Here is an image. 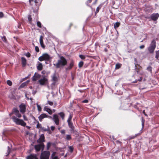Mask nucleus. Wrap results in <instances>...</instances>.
<instances>
[{
  "label": "nucleus",
  "mask_w": 159,
  "mask_h": 159,
  "mask_svg": "<svg viewBox=\"0 0 159 159\" xmlns=\"http://www.w3.org/2000/svg\"><path fill=\"white\" fill-rule=\"evenodd\" d=\"M67 61L66 59L63 56H61L60 59L57 61V62L54 65L56 66L57 68H59L60 67H63L67 64Z\"/></svg>",
  "instance_id": "f257e3e1"
},
{
  "label": "nucleus",
  "mask_w": 159,
  "mask_h": 159,
  "mask_svg": "<svg viewBox=\"0 0 159 159\" xmlns=\"http://www.w3.org/2000/svg\"><path fill=\"white\" fill-rule=\"evenodd\" d=\"M11 119L17 125H21L23 126H25L26 125V123L23 120L18 118L14 116H12Z\"/></svg>",
  "instance_id": "f03ea898"
},
{
  "label": "nucleus",
  "mask_w": 159,
  "mask_h": 159,
  "mask_svg": "<svg viewBox=\"0 0 159 159\" xmlns=\"http://www.w3.org/2000/svg\"><path fill=\"white\" fill-rule=\"evenodd\" d=\"M156 47V43L155 40L153 39L148 48V50L150 53H154Z\"/></svg>",
  "instance_id": "7ed1b4c3"
},
{
  "label": "nucleus",
  "mask_w": 159,
  "mask_h": 159,
  "mask_svg": "<svg viewBox=\"0 0 159 159\" xmlns=\"http://www.w3.org/2000/svg\"><path fill=\"white\" fill-rule=\"evenodd\" d=\"M38 59L40 61H48L50 59V57L48 53H45L43 54Z\"/></svg>",
  "instance_id": "20e7f679"
},
{
  "label": "nucleus",
  "mask_w": 159,
  "mask_h": 159,
  "mask_svg": "<svg viewBox=\"0 0 159 159\" xmlns=\"http://www.w3.org/2000/svg\"><path fill=\"white\" fill-rule=\"evenodd\" d=\"M50 155V152L48 151L43 152L40 156L41 159H48Z\"/></svg>",
  "instance_id": "39448f33"
},
{
  "label": "nucleus",
  "mask_w": 159,
  "mask_h": 159,
  "mask_svg": "<svg viewBox=\"0 0 159 159\" xmlns=\"http://www.w3.org/2000/svg\"><path fill=\"white\" fill-rule=\"evenodd\" d=\"M134 65H135V69L136 71L137 72V74H139L140 70L142 69V67L138 63L137 59L136 58H134Z\"/></svg>",
  "instance_id": "423d86ee"
},
{
  "label": "nucleus",
  "mask_w": 159,
  "mask_h": 159,
  "mask_svg": "<svg viewBox=\"0 0 159 159\" xmlns=\"http://www.w3.org/2000/svg\"><path fill=\"white\" fill-rule=\"evenodd\" d=\"M34 148L37 152L40 151L41 149H42L43 151L44 149V145L43 143H41L38 145H35Z\"/></svg>",
  "instance_id": "0eeeda50"
},
{
  "label": "nucleus",
  "mask_w": 159,
  "mask_h": 159,
  "mask_svg": "<svg viewBox=\"0 0 159 159\" xmlns=\"http://www.w3.org/2000/svg\"><path fill=\"white\" fill-rule=\"evenodd\" d=\"M15 114V115L18 118H20L21 117V114L20 113L19 111L17 108H13L11 114Z\"/></svg>",
  "instance_id": "6e6552de"
},
{
  "label": "nucleus",
  "mask_w": 159,
  "mask_h": 159,
  "mask_svg": "<svg viewBox=\"0 0 159 159\" xmlns=\"http://www.w3.org/2000/svg\"><path fill=\"white\" fill-rule=\"evenodd\" d=\"M39 84L41 85H44L48 83V80L45 76L39 80Z\"/></svg>",
  "instance_id": "1a4fd4ad"
},
{
  "label": "nucleus",
  "mask_w": 159,
  "mask_h": 159,
  "mask_svg": "<svg viewBox=\"0 0 159 159\" xmlns=\"http://www.w3.org/2000/svg\"><path fill=\"white\" fill-rule=\"evenodd\" d=\"M75 61L73 59H71L68 66L66 68V70H70L74 66Z\"/></svg>",
  "instance_id": "9d476101"
},
{
  "label": "nucleus",
  "mask_w": 159,
  "mask_h": 159,
  "mask_svg": "<svg viewBox=\"0 0 159 159\" xmlns=\"http://www.w3.org/2000/svg\"><path fill=\"white\" fill-rule=\"evenodd\" d=\"M159 17V14L158 13H153L150 16V18L152 20L154 21H156Z\"/></svg>",
  "instance_id": "9b49d317"
},
{
  "label": "nucleus",
  "mask_w": 159,
  "mask_h": 159,
  "mask_svg": "<svg viewBox=\"0 0 159 159\" xmlns=\"http://www.w3.org/2000/svg\"><path fill=\"white\" fill-rule=\"evenodd\" d=\"M52 120L57 125H59V120L58 118V116L57 115V114H54L52 118Z\"/></svg>",
  "instance_id": "f8f14e48"
},
{
  "label": "nucleus",
  "mask_w": 159,
  "mask_h": 159,
  "mask_svg": "<svg viewBox=\"0 0 159 159\" xmlns=\"http://www.w3.org/2000/svg\"><path fill=\"white\" fill-rule=\"evenodd\" d=\"M20 111L22 113H24L25 111L26 106L24 103H21L20 106Z\"/></svg>",
  "instance_id": "ddd939ff"
},
{
  "label": "nucleus",
  "mask_w": 159,
  "mask_h": 159,
  "mask_svg": "<svg viewBox=\"0 0 159 159\" xmlns=\"http://www.w3.org/2000/svg\"><path fill=\"white\" fill-rule=\"evenodd\" d=\"M68 124V125L69 128L70 129L71 131H74L75 129V127L72 121H67Z\"/></svg>",
  "instance_id": "4468645a"
},
{
  "label": "nucleus",
  "mask_w": 159,
  "mask_h": 159,
  "mask_svg": "<svg viewBox=\"0 0 159 159\" xmlns=\"http://www.w3.org/2000/svg\"><path fill=\"white\" fill-rule=\"evenodd\" d=\"M45 141V137L44 134H42L39 139L37 140V142L39 143H42Z\"/></svg>",
  "instance_id": "2eb2a0df"
},
{
  "label": "nucleus",
  "mask_w": 159,
  "mask_h": 159,
  "mask_svg": "<svg viewBox=\"0 0 159 159\" xmlns=\"http://www.w3.org/2000/svg\"><path fill=\"white\" fill-rule=\"evenodd\" d=\"M43 37L42 35L40 36L39 39V42L41 47L44 49L45 48V46L43 43Z\"/></svg>",
  "instance_id": "dca6fc26"
},
{
  "label": "nucleus",
  "mask_w": 159,
  "mask_h": 159,
  "mask_svg": "<svg viewBox=\"0 0 159 159\" xmlns=\"http://www.w3.org/2000/svg\"><path fill=\"white\" fill-rule=\"evenodd\" d=\"M41 75H40L35 73L34 75L32 77V80L33 81H36L38 79L40 78Z\"/></svg>",
  "instance_id": "f3484780"
},
{
  "label": "nucleus",
  "mask_w": 159,
  "mask_h": 159,
  "mask_svg": "<svg viewBox=\"0 0 159 159\" xmlns=\"http://www.w3.org/2000/svg\"><path fill=\"white\" fill-rule=\"evenodd\" d=\"M27 159H38V158L36 154H31L27 156Z\"/></svg>",
  "instance_id": "a211bd4d"
},
{
  "label": "nucleus",
  "mask_w": 159,
  "mask_h": 159,
  "mask_svg": "<svg viewBox=\"0 0 159 159\" xmlns=\"http://www.w3.org/2000/svg\"><path fill=\"white\" fill-rule=\"evenodd\" d=\"M47 115L46 114L43 113L40 115L38 117L39 120L41 122L43 119L45 118H46Z\"/></svg>",
  "instance_id": "6ab92c4d"
},
{
  "label": "nucleus",
  "mask_w": 159,
  "mask_h": 159,
  "mask_svg": "<svg viewBox=\"0 0 159 159\" xmlns=\"http://www.w3.org/2000/svg\"><path fill=\"white\" fill-rule=\"evenodd\" d=\"M21 63L23 67H25L26 64V59L24 57H21Z\"/></svg>",
  "instance_id": "aec40b11"
},
{
  "label": "nucleus",
  "mask_w": 159,
  "mask_h": 159,
  "mask_svg": "<svg viewBox=\"0 0 159 159\" xmlns=\"http://www.w3.org/2000/svg\"><path fill=\"white\" fill-rule=\"evenodd\" d=\"M39 64L37 66V69L39 70H41L43 69V66L42 64L41 63L38 62Z\"/></svg>",
  "instance_id": "412c9836"
},
{
  "label": "nucleus",
  "mask_w": 159,
  "mask_h": 159,
  "mask_svg": "<svg viewBox=\"0 0 159 159\" xmlns=\"http://www.w3.org/2000/svg\"><path fill=\"white\" fill-rule=\"evenodd\" d=\"M44 110L47 111L49 114L51 115L52 114V111L50 108H47L46 107H45L44 108Z\"/></svg>",
  "instance_id": "4be33fe9"
},
{
  "label": "nucleus",
  "mask_w": 159,
  "mask_h": 159,
  "mask_svg": "<svg viewBox=\"0 0 159 159\" xmlns=\"http://www.w3.org/2000/svg\"><path fill=\"white\" fill-rule=\"evenodd\" d=\"M43 0H34V2L36 5H40Z\"/></svg>",
  "instance_id": "5701e85b"
},
{
  "label": "nucleus",
  "mask_w": 159,
  "mask_h": 159,
  "mask_svg": "<svg viewBox=\"0 0 159 159\" xmlns=\"http://www.w3.org/2000/svg\"><path fill=\"white\" fill-rule=\"evenodd\" d=\"M122 64H121L120 63H117L116 65L115 66V69H120L121 66Z\"/></svg>",
  "instance_id": "b1692460"
},
{
  "label": "nucleus",
  "mask_w": 159,
  "mask_h": 159,
  "mask_svg": "<svg viewBox=\"0 0 159 159\" xmlns=\"http://www.w3.org/2000/svg\"><path fill=\"white\" fill-rule=\"evenodd\" d=\"M58 114L61 118L62 120L64 119L65 116V115L63 112H60V113H58Z\"/></svg>",
  "instance_id": "393cba45"
},
{
  "label": "nucleus",
  "mask_w": 159,
  "mask_h": 159,
  "mask_svg": "<svg viewBox=\"0 0 159 159\" xmlns=\"http://www.w3.org/2000/svg\"><path fill=\"white\" fill-rule=\"evenodd\" d=\"M65 139L67 141L70 140L72 139V138L70 134H67L66 135Z\"/></svg>",
  "instance_id": "a878e982"
},
{
  "label": "nucleus",
  "mask_w": 159,
  "mask_h": 159,
  "mask_svg": "<svg viewBox=\"0 0 159 159\" xmlns=\"http://www.w3.org/2000/svg\"><path fill=\"white\" fill-rule=\"evenodd\" d=\"M120 25V23L119 22H116L114 24V28L115 29H116L118 28Z\"/></svg>",
  "instance_id": "bb28decb"
},
{
  "label": "nucleus",
  "mask_w": 159,
  "mask_h": 159,
  "mask_svg": "<svg viewBox=\"0 0 159 159\" xmlns=\"http://www.w3.org/2000/svg\"><path fill=\"white\" fill-rule=\"evenodd\" d=\"M142 77L140 76L139 79H136L135 81H133L132 83H136L138 81L140 82L142 81Z\"/></svg>",
  "instance_id": "cd10ccee"
},
{
  "label": "nucleus",
  "mask_w": 159,
  "mask_h": 159,
  "mask_svg": "<svg viewBox=\"0 0 159 159\" xmlns=\"http://www.w3.org/2000/svg\"><path fill=\"white\" fill-rule=\"evenodd\" d=\"M102 7V5H100L98 6V7L97 8L96 11H95V14L98 13L100 9Z\"/></svg>",
  "instance_id": "c85d7f7f"
},
{
  "label": "nucleus",
  "mask_w": 159,
  "mask_h": 159,
  "mask_svg": "<svg viewBox=\"0 0 159 159\" xmlns=\"http://www.w3.org/2000/svg\"><path fill=\"white\" fill-rule=\"evenodd\" d=\"M69 151L71 153H72L74 150V148L72 146H69L68 147Z\"/></svg>",
  "instance_id": "c756f323"
},
{
  "label": "nucleus",
  "mask_w": 159,
  "mask_h": 159,
  "mask_svg": "<svg viewBox=\"0 0 159 159\" xmlns=\"http://www.w3.org/2000/svg\"><path fill=\"white\" fill-rule=\"evenodd\" d=\"M27 84V83L26 82H24L21 84L20 85L19 88H23L25 86H26Z\"/></svg>",
  "instance_id": "7c9ffc66"
},
{
  "label": "nucleus",
  "mask_w": 159,
  "mask_h": 159,
  "mask_svg": "<svg viewBox=\"0 0 159 159\" xmlns=\"http://www.w3.org/2000/svg\"><path fill=\"white\" fill-rule=\"evenodd\" d=\"M84 65V62L82 61L80 62L78 64V66L80 68L82 67Z\"/></svg>",
  "instance_id": "2f4dec72"
},
{
  "label": "nucleus",
  "mask_w": 159,
  "mask_h": 159,
  "mask_svg": "<svg viewBox=\"0 0 159 159\" xmlns=\"http://www.w3.org/2000/svg\"><path fill=\"white\" fill-rule=\"evenodd\" d=\"M141 122H142V129H143L144 127L145 120L143 118H142Z\"/></svg>",
  "instance_id": "473e14b6"
},
{
  "label": "nucleus",
  "mask_w": 159,
  "mask_h": 159,
  "mask_svg": "<svg viewBox=\"0 0 159 159\" xmlns=\"http://www.w3.org/2000/svg\"><path fill=\"white\" fill-rule=\"evenodd\" d=\"M2 39V41L5 42V43L7 42V39H6V37L5 36H3L2 37H1Z\"/></svg>",
  "instance_id": "72a5a7b5"
},
{
  "label": "nucleus",
  "mask_w": 159,
  "mask_h": 159,
  "mask_svg": "<svg viewBox=\"0 0 159 159\" xmlns=\"http://www.w3.org/2000/svg\"><path fill=\"white\" fill-rule=\"evenodd\" d=\"M73 117V115L70 114L67 120V121H71V120Z\"/></svg>",
  "instance_id": "f704fd0d"
},
{
  "label": "nucleus",
  "mask_w": 159,
  "mask_h": 159,
  "mask_svg": "<svg viewBox=\"0 0 159 159\" xmlns=\"http://www.w3.org/2000/svg\"><path fill=\"white\" fill-rule=\"evenodd\" d=\"M28 20L30 22V24H31L32 18L31 15H29L28 16Z\"/></svg>",
  "instance_id": "c9c22d12"
},
{
  "label": "nucleus",
  "mask_w": 159,
  "mask_h": 159,
  "mask_svg": "<svg viewBox=\"0 0 159 159\" xmlns=\"http://www.w3.org/2000/svg\"><path fill=\"white\" fill-rule=\"evenodd\" d=\"M159 57V50L156 51V56L155 57L157 59H158Z\"/></svg>",
  "instance_id": "e433bc0d"
},
{
  "label": "nucleus",
  "mask_w": 159,
  "mask_h": 159,
  "mask_svg": "<svg viewBox=\"0 0 159 159\" xmlns=\"http://www.w3.org/2000/svg\"><path fill=\"white\" fill-rule=\"evenodd\" d=\"M37 26L40 28H42V24L41 22L39 21H38L37 23Z\"/></svg>",
  "instance_id": "4c0bfd02"
},
{
  "label": "nucleus",
  "mask_w": 159,
  "mask_h": 159,
  "mask_svg": "<svg viewBox=\"0 0 159 159\" xmlns=\"http://www.w3.org/2000/svg\"><path fill=\"white\" fill-rule=\"evenodd\" d=\"M152 68L151 66H149L147 68V70L150 72L151 73H152Z\"/></svg>",
  "instance_id": "58836bf2"
},
{
  "label": "nucleus",
  "mask_w": 159,
  "mask_h": 159,
  "mask_svg": "<svg viewBox=\"0 0 159 159\" xmlns=\"http://www.w3.org/2000/svg\"><path fill=\"white\" fill-rule=\"evenodd\" d=\"M7 84L10 86H11L12 85V82L11 80H8L7 81Z\"/></svg>",
  "instance_id": "ea45409f"
},
{
  "label": "nucleus",
  "mask_w": 159,
  "mask_h": 159,
  "mask_svg": "<svg viewBox=\"0 0 159 159\" xmlns=\"http://www.w3.org/2000/svg\"><path fill=\"white\" fill-rule=\"evenodd\" d=\"M51 145V143L50 142H48L47 143V150H49L50 147Z\"/></svg>",
  "instance_id": "a19ab883"
},
{
  "label": "nucleus",
  "mask_w": 159,
  "mask_h": 159,
  "mask_svg": "<svg viewBox=\"0 0 159 159\" xmlns=\"http://www.w3.org/2000/svg\"><path fill=\"white\" fill-rule=\"evenodd\" d=\"M37 106L38 108V110L39 111H40L42 110V108L38 104H37Z\"/></svg>",
  "instance_id": "79ce46f5"
},
{
  "label": "nucleus",
  "mask_w": 159,
  "mask_h": 159,
  "mask_svg": "<svg viewBox=\"0 0 159 159\" xmlns=\"http://www.w3.org/2000/svg\"><path fill=\"white\" fill-rule=\"evenodd\" d=\"M52 80L55 82H56L57 81V77L55 75H54L52 78Z\"/></svg>",
  "instance_id": "37998d69"
},
{
  "label": "nucleus",
  "mask_w": 159,
  "mask_h": 159,
  "mask_svg": "<svg viewBox=\"0 0 159 159\" xmlns=\"http://www.w3.org/2000/svg\"><path fill=\"white\" fill-rule=\"evenodd\" d=\"M37 126H36V127L37 128H41L42 127V126H41V125L40 124H39V121H37Z\"/></svg>",
  "instance_id": "c03bdc74"
},
{
  "label": "nucleus",
  "mask_w": 159,
  "mask_h": 159,
  "mask_svg": "<svg viewBox=\"0 0 159 159\" xmlns=\"http://www.w3.org/2000/svg\"><path fill=\"white\" fill-rule=\"evenodd\" d=\"M92 2V0H88L87 1L86 4V5L88 6H90L89 4L91 3Z\"/></svg>",
  "instance_id": "a18cd8bd"
},
{
  "label": "nucleus",
  "mask_w": 159,
  "mask_h": 159,
  "mask_svg": "<svg viewBox=\"0 0 159 159\" xmlns=\"http://www.w3.org/2000/svg\"><path fill=\"white\" fill-rule=\"evenodd\" d=\"M11 149L9 147H8V150L7 151V154L6 155V156H7L10 153Z\"/></svg>",
  "instance_id": "49530a36"
},
{
  "label": "nucleus",
  "mask_w": 159,
  "mask_h": 159,
  "mask_svg": "<svg viewBox=\"0 0 159 159\" xmlns=\"http://www.w3.org/2000/svg\"><path fill=\"white\" fill-rule=\"evenodd\" d=\"M79 56V57L82 60L84 59L85 58V56L83 55H80Z\"/></svg>",
  "instance_id": "de8ad7c7"
},
{
  "label": "nucleus",
  "mask_w": 159,
  "mask_h": 159,
  "mask_svg": "<svg viewBox=\"0 0 159 159\" xmlns=\"http://www.w3.org/2000/svg\"><path fill=\"white\" fill-rule=\"evenodd\" d=\"M34 2V0H29V3L30 5L31 6H32Z\"/></svg>",
  "instance_id": "09e8293b"
},
{
  "label": "nucleus",
  "mask_w": 159,
  "mask_h": 159,
  "mask_svg": "<svg viewBox=\"0 0 159 159\" xmlns=\"http://www.w3.org/2000/svg\"><path fill=\"white\" fill-rule=\"evenodd\" d=\"M25 55L28 57H30L31 56L30 53L29 52L25 53Z\"/></svg>",
  "instance_id": "8fccbe9b"
},
{
  "label": "nucleus",
  "mask_w": 159,
  "mask_h": 159,
  "mask_svg": "<svg viewBox=\"0 0 159 159\" xmlns=\"http://www.w3.org/2000/svg\"><path fill=\"white\" fill-rule=\"evenodd\" d=\"M41 129L42 131H48V129H47L46 128H45L43 127H42Z\"/></svg>",
  "instance_id": "3c124183"
},
{
  "label": "nucleus",
  "mask_w": 159,
  "mask_h": 159,
  "mask_svg": "<svg viewBox=\"0 0 159 159\" xmlns=\"http://www.w3.org/2000/svg\"><path fill=\"white\" fill-rule=\"evenodd\" d=\"M48 103L50 106H52L53 104V103L52 102L50 101H48Z\"/></svg>",
  "instance_id": "603ef678"
},
{
  "label": "nucleus",
  "mask_w": 159,
  "mask_h": 159,
  "mask_svg": "<svg viewBox=\"0 0 159 159\" xmlns=\"http://www.w3.org/2000/svg\"><path fill=\"white\" fill-rule=\"evenodd\" d=\"M35 50L37 52H39V48L38 46L35 47Z\"/></svg>",
  "instance_id": "864d4df0"
},
{
  "label": "nucleus",
  "mask_w": 159,
  "mask_h": 159,
  "mask_svg": "<svg viewBox=\"0 0 159 159\" xmlns=\"http://www.w3.org/2000/svg\"><path fill=\"white\" fill-rule=\"evenodd\" d=\"M60 132L62 134H65L66 131L65 130H61Z\"/></svg>",
  "instance_id": "5fc2aeb1"
},
{
  "label": "nucleus",
  "mask_w": 159,
  "mask_h": 159,
  "mask_svg": "<svg viewBox=\"0 0 159 159\" xmlns=\"http://www.w3.org/2000/svg\"><path fill=\"white\" fill-rule=\"evenodd\" d=\"M4 16L3 13L2 12H0V18H2Z\"/></svg>",
  "instance_id": "6e6d98bb"
},
{
  "label": "nucleus",
  "mask_w": 159,
  "mask_h": 159,
  "mask_svg": "<svg viewBox=\"0 0 159 159\" xmlns=\"http://www.w3.org/2000/svg\"><path fill=\"white\" fill-rule=\"evenodd\" d=\"M51 129L52 131H53L55 129V127L54 126H52L51 127Z\"/></svg>",
  "instance_id": "4d7b16f0"
},
{
  "label": "nucleus",
  "mask_w": 159,
  "mask_h": 159,
  "mask_svg": "<svg viewBox=\"0 0 159 159\" xmlns=\"http://www.w3.org/2000/svg\"><path fill=\"white\" fill-rule=\"evenodd\" d=\"M89 101L88 100H87V99H85V100H83V101H82V102L83 103H88V102Z\"/></svg>",
  "instance_id": "13d9d810"
},
{
  "label": "nucleus",
  "mask_w": 159,
  "mask_h": 159,
  "mask_svg": "<svg viewBox=\"0 0 159 159\" xmlns=\"http://www.w3.org/2000/svg\"><path fill=\"white\" fill-rule=\"evenodd\" d=\"M145 46L143 45L140 46L139 47V48L141 49H143L144 48Z\"/></svg>",
  "instance_id": "bf43d9fd"
},
{
  "label": "nucleus",
  "mask_w": 159,
  "mask_h": 159,
  "mask_svg": "<svg viewBox=\"0 0 159 159\" xmlns=\"http://www.w3.org/2000/svg\"><path fill=\"white\" fill-rule=\"evenodd\" d=\"M48 131V133L49 134H51L52 133V132L49 128L48 129V131Z\"/></svg>",
  "instance_id": "052dcab7"
},
{
  "label": "nucleus",
  "mask_w": 159,
  "mask_h": 159,
  "mask_svg": "<svg viewBox=\"0 0 159 159\" xmlns=\"http://www.w3.org/2000/svg\"><path fill=\"white\" fill-rule=\"evenodd\" d=\"M23 116L24 120H27V119L26 117V116L25 115H23Z\"/></svg>",
  "instance_id": "680f3d73"
},
{
  "label": "nucleus",
  "mask_w": 159,
  "mask_h": 159,
  "mask_svg": "<svg viewBox=\"0 0 159 159\" xmlns=\"http://www.w3.org/2000/svg\"><path fill=\"white\" fill-rule=\"evenodd\" d=\"M47 117H46V118H48L51 119H52V116H49L47 115Z\"/></svg>",
  "instance_id": "e2e57ef3"
},
{
  "label": "nucleus",
  "mask_w": 159,
  "mask_h": 159,
  "mask_svg": "<svg viewBox=\"0 0 159 159\" xmlns=\"http://www.w3.org/2000/svg\"><path fill=\"white\" fill-rule=\"evenodd\" d=\"M52 159H58L57 156H55L52 157Z\"/></svg>",
  "instance_id": "0e129e2a"
},
{
  "label": "nucleus",
  "mask_w": 159,
  "mask_h": 159,
  "mask_svg": "<svg viewBox=\"0 0 159 159\" xmlns=\"http://www.w3.org/2000/svg\"><path fill=\"white\" fill-rule=\"evenodd\" d=\"M104 51L106 52H107L108 51V50L107 49V48H105L104 49Z\"/></svg>",
  "instance_id": "69168bd1"
},
{
  "label": "nucleus",
  "mask_w": 159,
  "mask_h": 159,
  "mask_svg": "<svg viewBox=\"0 0 159 159\" xmlns=\"http://www.w3.org/2000/svg\"><path fill=\"white\" fill-rule=\"evenodd\" d=\"M78 91L82 93L83 92V91L81 90H78Z\"/></svg>",
  "instance_id": "338daca9"
},
{
  "label": "nucleus",
  "mask_w": 159,
  "mask_h": 159,
  "mask_svg": "<svg viewBox=\"0 0 159 159\" xmlns=\"http://www.w3.org/2000/svg\"><path fill=\"white\" fill-rule=\"evenodd\" d=\"M135 136H134L133 137H131L130 138V139H133L134 138H135Z\"/></svg>",
  "instance_id": "774afa93"
}]
</instances>
